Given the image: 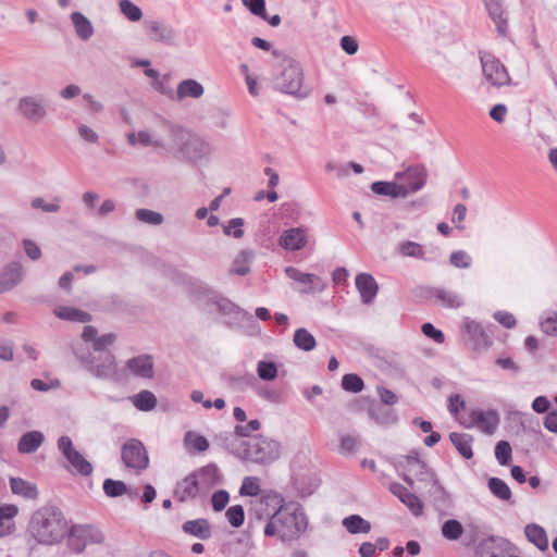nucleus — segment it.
Listing matches in <instances>:
<instances>
[{
	"instance_id": "51",
	"label": "nucleus",
	"mask_w": 557,
	"mask_h": 557,
	"mask_svg": "<svg viewBox=\"0 0 557 557\" xmlns=\"http://www.w3.org/2000/svg\"><path fill=\"white\" fill-rule=\"evenodd\" d=\"M252 546L251 542L239 539L228 545L227 557H247Z\"/></svg>"
},
{
	"instance_id": "36",
	"label": "nucleus",
	"mask_w": 557,
	"mask_h": 557,
	"mask_svg": "<svg viewBox=\"0 0 557 557\" xmlns=\"http://www.w3.org/2000/svg\"><path fill=\"white\" fill-rule=\"evenodd\" d=\"M10 486L12 493L15 495H20L28 499H35L38 496L37 486L21 478H11Z\"/></svg>"
},
{
	"instance_id": "8",
	"label": "nucleus",
	"mask_w": 557,
	"mask_h": 557,
	"mask_svg": "<svg viewBox=\"0 0 557 557\" xmlns=\"http://www.w3.org/2000/svg\"><path fill=\"white\" fill-rule=\"evenodd\" d=\"M121 458L126 468L143 471L149 466V457L145 445L137 438H129L124 443Z\"/></svg>"
},
{
	"instance_id": "15",
	"label": "nucleus",
	"mask_w": 557,
	"mask_h": 557,
	"mask_svg": "<svg viewBox=\"0 0 557 557\" xmlns=\"http://www.w3.org/2000/svg\"><path fill=\"white\" fill-rule=\"evenodd\" d=\"M144 27L148 37L156 42L173 45L175 39V30L172 26L154 20H146Z\"/></svg>"
},
{
	"instance_id": "41",
	"label": "nucleus",
	"mask_w": 557,
	"mask_h": 557,
	"mask_svg": "<svg viewBox=\"0 0 557 557\" xmlns=\"http://www.w3.org/2000/svg\"><path fill=\"white\" fill-rule=\"evenodd\" d=\"M497 537L488 536L483 539L475 547V557H498L499 547L496 545Z\"/></svg>"
},
{
	"instance_id": "19",
	"label": "nucleus",
	"mask_w": 557,
	"mask_h": 557,
	"mask_svg": "<svg viewBox=\"0 0 557 557\" xmlns=\"http://www.w3.org/2000/svg\"><path fill=\"white\" fill-rule=\"evenodd\" d=\"M389 491L395 495L408 509L414 515L419 516L423 510V503L412 494L406 486L400 483H392Z\"/></svg>"
},
{
	"instance_id": "32",
	"label": "nucleus",
	"mask_w": 557,
	"mask_h": 557,
	"mask_svg": "<svg viewBox=\"0 0 557 557\" xmlns=\"http://www.w3.org/2000/svg\"><path fill=\"white\" fill-rule=\"evenodd\" d=\"M71 21L79 39L86 41L94 35L91 22L81 12H73L71 14Z\"/></svg>"
},
{
	"instance_id": "3",
	"label": "nucleus",
	"mask_w": 557,
	"mask_h": 557,
	"mask_svg": "<svg viewBox=\"0 0 557 557\" xmlns=\"http://www.w3.org/2000/svg\"><path fill=\"white\" fill-rule=\"evenodd\" d=\"M306 529L307 519L298 504L281 503L265 524L264 534L278 535L283 542H290L298 539Z\"/></svg>"
},
{
	"instance_id": "50",
	"label": "nucleus",
	"mask_w": 557,
	"mask_h": 557,
	"mask_svg": "<svg viewBox=\"0 0 557 557\" xmlns=\"http://www.w3.org/2000/svg\"><path fill=\"white\" fill-rule=\"evenodd\" d=\"M398 251L404 257L422 259L424 251L422 245L416 242L406 240L399 244Z\"/></svg>"
},
{
	"instance_id": "27",
	"label": "nucleus",
	"mask_w": 557,
	"mask_h": 557,
	"mask_svg": "<svg viewBox=\"0 0 557 557\" xmlns=\"http://www.w3.org/2000/svg\"><path fill=\"white\" fill-rule=\"evenodd\" d=\"M205 92L203 86L196 79L187 78L177 85L176 99L183 100L185 98H200Z\"/></svg>"
},
{
	"instance_id": "52",
	"label": "nucleus",
	"mask_w": 557,
	"mask_h": 557,
	"mask_svg": "<svg viewBox=\"0 0 557 557\" xmlns=\"http://www.w3.org/2000/svg\"><path fill=\"white\" fill-rule=\"evenodd\" d=\"M257 374L263 381H273L277 376V368L273 361L261 360L257 364Z\"/></svg>"
},
{
	"instance_id": "16",
	"label": "nucleus",
	"mask_w": 557,
	"mask_h": 557,
	"mask_svg": "<svg viewBox=\"0 0 557 557\" xmlns=\"http://www.w3.org/2000/svg\"><path fill=\"white\" fill-rule=\"evenodd\" d=\"M308 244L307 230L305 227H290L285 230L280 238L278 245L289 251L302 249Z\"/></svg>"
},
{
	"instance_id": "63",
	"label": "nucleus",
	"mask_w": 557,
	"mask_h": 557,
	"mask_svg": "<svg viewBox=\"0 0 557 557\" xmlns=\"http://www.w3.org/2000/svg\"><path fill=\"white\" fill-rule=\"evenodd\" d=\"M449 261L459 269H468L471 265V257L463 250L454 251L449 257Z\"/></svg>"
},
{
	"instance_id": "56",
	"label": "nucleus",
	"mask_w": 557,
	"mask_h": 557,
	"mask_svg": "<svg viewBox=\"0 0 557 557\" xmlns=\"http://www.w3.org/2000/svg\"><path fill=\"white\" fill-rule=\"evenodd\" d=\"M185 444L189 447H191L196 451H205L209 448V442L208 440L202 435H196L191 432H187L185 435Z\"/></svg>"
},
{
	"instance_id": "49",
	"label": "nucleus",
	"mask_w": 557,
	"mask_h": 557,
	"mask_svg": "<svg viewBox=\"0 0 557 557\" xmlns=\"http://www.w3.org/2000/svg\"><path fill=\"white\" fill-rule=\"evenodd\" d=\"M135 215L138 221L150 225H160L164 221V218L161 213L145 208L136 210Z\"/></svg>"
},
{
	"instance_id": "7",
	"label": "nucleus",
	"mask_w": 557,
	"mask_h": 557,
	"mask_svg": "<svg viewBox=\"0 0 557 557\" xmlns=\"http://www.w3.org/2000/svg\"><path fill=\"white\" fill-rule=\"evenodd\" d=\"M70 545L75 553H82L87 545L101 544L104 535L99 528L92 524H74L67 529Z\"/></svg>"
},
{
	"instance_id": "34",
	"label": "nucleus",
	"mask_w": 557,
	"mask_h": 557,
	"mask_svg": "<svg viewBox=\"0 0 557 557\" xmlns=\"http://www.w3.org/2000/svg\"><path fill=\"white\" fill-rule=\"evenodd\" d=\"M54 314L61 320L72 322L87 323L91 320V315L88 312L66 306L55 308Z\"/></svg>"
},
{
	"instance_id": "46",
	"label": "nucleus",
	"mask_w": 557,
	"mask_h": 557,
	"mask_svg": "<svg viewBox=\"0 0 557 557\" xmlns=\"http://www.w3.org/2000/svg\"><path fill=\"white\" fill-rule=\"evenodd\" d=\"M103 492L108 497L115 498L127 493V486L123 481L106 479L103 481Z\"/></svg>"
},
{
	"instance_id": "28",
	"label": "nucleus",
	"mask_w": 557,
	"mask_h": 557,
	"mask_svg": "<svg viewBox=\"0 0 557 557\" xmlns=\"http://www.w3.org/2000/svg\"><path fill=\"white\" fill-rule=\"evenodd\" d=\"M193 473L197 476V480L201 483L206 493L218 484L220 480L219 469L213 463L207 465Z\"/></svg>"
},
{
	"instance_id": "12",
	"label": "nucleus",
	"mask_w": 557,
	"mask_h": 557,
	"mask_svg": "<svg viewBox=\"0 0 557 557\" xmlns=\"http://www.w3.org/2000/svg\"><path fill=\"white\" fill-rule=\"evenodd\" d=\"M285 273L288 278L301 285L298 292L301 294H317L324 290L325 282L313 273H304L295 267H287Z\"/></svg>"
},
{
	"instance_id": "60",
	"label": "nucleus",
	"mask_w": 557,
	"mask_h": 557,
	"mask_svg": "<svg viewBox=\"0 0 557 557\" xmlns=\"http://www.w3.org/2000/svg\"><path fill=\"white\" fill-rule=\"evenodd\" d=\"M244 220L242 218H234L230 220L228 225L223 226V233L227 236L232 235L235 238H242L244 236Z\"/></svg>"
},
{
	"instance_id": "23",
	"label": "nucleus",
	"mask_w": 557,
	"mask_h": 557,
	"mask_svg": "<svg viewBox=\"0 0 557 557\" xmlns=\"http://www.w3.org/2000/svg\"><path fill=\"white\" fill-rule=\"evenodd\" d=\"M127 368L137 376L150 379L153 375V360L149 355H140L127 361Z\"/></svg>"
},
{
	"instance_id": "43",
	"label": "nucleus",
	"mask_w": 557,
	"mask_h": 557,
	"mask_svg": "<svg viewBox=\"0 0 557 557\" xmlns=\"http://www.w3.org/2000/svg\"><path fill=\"white\" fill-rule=\"evenodd\" d=\"M133 404L140 411H150L157 406V397L149 391H140L134 396Z\"/></svg>"
},
{
	"instance_id": "24",
	"label": "nucleus",
	"mask_w": 557,
	"mask_h": 557,
	"mask_svg": "<svg viewBox=\"0 0 557 557\" xmlns=\"http://www.w3.org/2000/svg\"><path fill=\"white\" fill-rule=\"evenodd\" d=\"M484 3L490 17L496 24L497 33L500 36H505L507 30V18L500 0H484Z\"/></svg>"
},
{
	"instance_id": "33",
	"label": "nucleus",
	"mask_w": 557,
	"mask_h": 557,
	"mask_svg": "<svg viewBox=\"0 0 557 557\" xmlns=\"http://www.w3.org/2000/svg\"><path fill=\"white\" fill-rule=\"evenodd\" d=\"M527 539L534 544L540 550L548 548V539L545 530L535 523L527 524L524 528Z\"/></svg>"
},
{
	"instance_id": "2",
	"label": "nucleus",
	"mask_w": 557,
	"mask_h": 557,
	"mask_svg": "<svg viewBox=\"0 0 557 557\" xmlns=\"http://www.w3.org/2000/svg\"><path fill=\"white\" fill-rule=\"evenodd\" d=\"M272 55L276 59L271 72L273 88L296 98H305L307 92L302 90L304 70L301 64L281 50H273Z\"/></svg>"
},
{
	"instance_id": "42",
	"label": "nucleus",
	"mask_w": 557,
	"mask_h": 557,
	"mask_svg": "<svg viewBox=\"0 0 557 557\" xmlns=\"http://www.w3.org/2000/svg\"><path fill=\"white\" fill-rule=\"evenodd\" d=\"M65 459L69 461V463L75 469L77 473L81 475H89L92 472V466L89 461H87L84 456L77 451L74 450L67 456H65Z\"/></svg>"
},
{
	"instance_id": "54",
	"label": "nucleus",
	"mask_w": 557,
	"mask_h": 557,
	"mask_svg": "<svg viewBox=\"0 0 557 557\" xmlns=\"http://www.w3.org/2000/svg\"><path fill=\"white\" fill-rule=\"evenodd\" d=\"M228 523L233 528H239L245 521V510L242 505L231 506L225 512Z\"/></svg>"
},
{
	"instance_id": "62",
	"label": "nucleus",
	"mask_w": 557,
	"mask_h": 557,
	"mask_svg": "<svg viewBox=\"0 0 557 557\" xmlns=\"http://www.w3.org/2000/svg\"><path fill=\"white\" fill-rule=\"evenodd\" d=\"M431 484L430 493L435 500L446 503L448 494L436 478V474L428 482Z\"/></svg>"
},
{
	"instance_id": "40",
	"label": "nucleus",
	"mask_w": 557,
	"mask_h": 557,
	"mask_svg": "<svg viewBox=\"0 0 557 557\" xmlns=\"http://www.w3.org/2000/svg\"><path fill=\"white\" fill-rule=\"evenodd\" d=\"M293 342L298 349L304 351H311L317 345L314 336L305 327L295 331Z\"/></svg>"
},
{
	"instance_id": "31",
	"label": "nucleus",
	"mask_w": 557,
	"mask_h": 557,
	"mask_svg": "<svg viewBox=\"0 0 557 557\" xmlns=\"http://www.w3.org/2000/svg\"><path fill=\"white\" fill-rule=\"evenodd\" d=\"M449 440L465 459H471L473 457L472 443L474 438L472 435L451 432L449 434Z\"/></svg>"
},
{
	"instance_id": "25",
	"label": "nucleus",
	"mask_w": 557,
	"mask_h": 557,
	"mask_svg": "<svg viewBox=\"0 0 557 557\" xmlns=\"http://www.w3.org/2000/svg\"><path fill=\"white\" fill-rule=\"evenodd\" d=\"M22 280V265L18 262H12L0 274V293L15 287Z\"/></svg>"
},
{
	"instance_id": "18",
	"label": "nucleus",
	"mask_w": 557,
	"mask_h": 557,
	"mask_svg": "<svg viewBox=\"0 0 557 557\" xmlns=\"http://www.w3.org/2000/svg\"><path fill=\"white\" fill-rule=\"evenodd\" d=\"M356 288L358 289L361 301L370 305L377 295L379 285L373 275L369 273H359L355 278Z\"/></svg>"
},
{
	"instance_id": "35",
	"label": "nucleus",
	"mask_w": 557,
	"mask_h": 557,
	"mask_svg": "<svg viewBox=\"0 0 557 557\" xmlns=\"http://www.w3.org/2000/svg\"><path fill=\"white\" fill-rule=\"evenodd\" d=\"M434 304L449 309H458L463 302L457 293L437 287Z\"/></svg>"
},
{
	"instance_id": "64",
	"label": "nucleus",
	"mask_w": 557,
	"mask_h": 557,
	"mask_svg": "<svg viewBox=\"0 0 557 557\" xmlns=\"http://www.w3.org/2000/svg\"><path fill=\"white\" fill-rule=\"evenodd\" d=\"M230 500V494L225 490H219L212 494L211 504L214 511H222Z\"/></svg>"
},
{
	"instance_id": "10",
	"label": "nucleus",
	"mask_w": 557,
	"mask_h": 557,
	"mask_svg": "<svg viewBox=\"0 0 557 557\" xmlns=\"http://www.w3.org/2000/svg\"><path fill=\"white\" fill-rule=\"evenodd\" d=\"M16 109L23 119L34 124L42 122L48 115L47 107L39 95L21 97Z\"/></svg>"
},
{
	"instance_id": "4",
	"label": "nucleus",
	"mask_w": 557,
	"mask_h": 557,
	"mask_svg": "<svg viewBox=\"0 0 557 557\" xmlns=\"http://www.w3.org/2000/svg\"><path fill=\"white\" fill-rule=\"evenodd\" d=\"M162 126L170 136L169 151L176 149L178 159L198 162L210 156L212 148L205 139L189 135L182 127L166 121L162 122Z\"/></svg>"
},
{
	"instance_id": "58",
	"label": "nucleus",
	"mask_w": 557,
	"mask_h": 557,
	"mask_svg": "<svg viewBox=\"0 0 557 557\" xmlns=\"http://www.w3.org/2000/svg\"><path fill=\"white\" fill-rule=\"evenodd\" d=\"M115 341V335L113 334H104L100 337H97L92 343V351L91 354L101 355L102 352H111L107 349L108 346L112 345Z\"/></svg>"
},
{
	"instance_id": "9",
	"label": "nucleus",
	"mask_w": 557,
	"mask_h": 557,
	"mask_svg": "<svg viewBox=\"0 0 557 557\" xmlns=\"http://www.w3.org/2000/svg\"><path fill=\"white\" fill-rule=\"evenodd\" d=\"M400 465L405 471L403 476L404 481L410 486L413 485V478L420 482L428 483L435 474L434 471L419 458V454L416 450L410 451Z\"/></svg>"
},
{
	"instance_id": "39",
	"label": "nucleus",
	"mask_w": 557,
	"mask_h": 557,
	"mask_svg": "<svg viewBox=\"0 0 557 557\" xmlns=\"http://www.w3.org/2000/svg\"><path fill=\"white\" fill-rule=\"evenodd\" d=\"M487 487L496 498L503 502L511 500L512 493L504 480L495 476L490 478L487 481Z\"/></svg>"
},
{
	"instance_id": "48",
	"label": "nucleus",
	"mask_w": 557,
	"mask_h": 557,
	"mask_svg": "<svg viewBox=\"0 0 557 557\" xmlns=\"http://www.w3.org/2000/svg\"><path fill=\"white\" fill-rule=\"evenodd\" d=\"M342 388L349 393H359L364 388V382L358 374L348 373L342 377Z\"/></svg>"
},
{
	"instance_id": "53",
	"label": "nucleus",
	"mask_w": 557,
	"mask_h": 557,
	"mask_svg": "<svg viewBox=\"0 0 557 557\" xmlns=\"http://www.w3.org/2000/svg\"><path fill=\"white\" fill-rule=\"evenodd\" d=\"M119 5L123 15L129 21L138 22L143 17L140 8L134 4L131 0H120Z\"/></svg>"
},
{
	"instance_id": "17",
	"label": "nucleus",
	"mask_w": 557,
	"mask_h": 557,
	"mask_svg": "<svg viewBox=\"0 0 557 557\" xmlns=\"http://www.w3.org/2000/svg\"><path fill=\"white\" fill-rule=\"evenodd\" d=\"M428 173L423 166H412L405 172L396 173V178L404 180L403 186L408 187V195L419 191L426 183Z\"/></svg>"
},
{
	"instance_id": "45",
	"label": "nucleus",
	"mask_w": 557,
	"mask_h": 557,
	"mask_svg": "<svg viewBox=\"0 0 557 557\" xmlns=\"http://www.w3.org/2000/svg\"><path fill=\"white\" fill-rule=\"evenodd\" d=\"M252 253L247 250H242L234 260L233 267L230 272L244 276L249 273L250 269L248 263L251 261Z\"/></svg>"
},
{
	"instance_id": "21",
	"label": "nucleus",
	"mask_w": 557,
	"mask_h": 557,
	"mask_svg": "<svg viewBox=\"0 0 557 557\" xmlns=\"http://www.w3.org/2000/svg\"><path fill=\"white\" fill-rule=\"evenodd\" d=\"M283 498L278 495H267L262 496L259 499L255 500L251 504L250 512L255 513L257 519L261 520L263 517H270L273 512L269 510V507H272V510H276V506H280L283 503Z\"/></svg>"
},
{
	"instance_id": "14",
	"label": "nucleus",
	"mask_w": 557,
	"mask_h": 557,
	"mask_svg": "<svg viewBox=\"0 0 557 557\" xmlns=\"http://www.w3.org/2000/svg\"><path fill=\"white\" fill-rule=\"evenodd\" d=\"M201 494L205 495L207 493L194 473L188 474L180 481L174 490V497L181 503L194 499Z\"/></svg>"
},
{
	"instance_id": "38",
	"label": "nucleus",
	"mask_w": 557,
	"mask_h": 557,
	"mask_svg": "<svg viewBox=\"0 0 557 557\" xmlns=\"http://www.w3.org/2000/svg\"><path fill=\"white\" fill-rule=\"evenodd\" d=\"M226 383L230 388L236 392H244L249 387L257 385V377L253 373H245L242 375H228Z\"/></svg>"
},
{
	"instance_id": "37",
	"label": "nucleus",
	"mask_w": 557,
	"mask_h": 557,
	"mask_svg": "<svg viewBox=\"0 0 557 557\" xmlns=\"http://www.w3.org/2000/svg\"><path fill=\"white\" fill-rule=\"evenodd\" d=\"M342 524L350 534L369 533L371 530V523L359 515L345 517Z\"/></svg>"
},
{
	"instance_id": "47",
	"label": "nucleus",
	"mask_w": 557,
	"mask_h": 557,
	"mask_svg": "<svg viewBox=\"0 0 557 557\" xmlns=\"http://www.w3.org/2000/svg\"><path fill=\"white\" fill-rule=\"evenodd\" d=\"M138 143L144 147H156L169 150L170 143H165L164 139L158 136H153L151 133L147 131L138 132Z\"/></svg>"
},
{
	"instance_id": "13",
	"label": "nucleus",
	"mask_w": 557,
	"mask_h": 557,
	"mask_svg": "<svg viewBox=\"0 0 557 557\" xmlns=\"http://www.w3.org/2000/svg\"><path fill=\"white\" fill-rule=\"evenodd\" d=\"M471 424L468 428L475 425L483 433L492 435L498 428L500 418L499 413L495 409H488L486 411L481 409L472 410L470 413Z\"/></svg>"
},
{
	"instance_id": "6",
	"label": "nucleus",
	"mask_w": 557,
	"mask_h": 557,
	"mask_svg": "<svg viewBox=\"0 0 557 557\" xmlns=\"http://www.w3.org/2000/svg\"><path fill=\"white\" fill-rule=\"evenodd\" d=\"M280 455L281 444L263 435H257L250 438L244 450L245 459L263 466L274 462L278 459Z\"/></svg>"
},
{
	"instance_id": "11",
	"label": "nucleus",
	"mask_w": 557,
	"mask_h": 557,
	"mask_svg": "<svg viewBox=\"0 0 557 557\" xmlns=\"http://www.w3.org/2000/svg\"><path fill=\"white\" fill-rule=\"evenodd\" d=\"M484 77L493 86L502 87L510 84V77L504 64L494 55L484 53L480 55Z\"/></svg>"
},
{
	"instance_id": "5",
	"label": "nucleus",
	"mask_w": 557,
	"mask_h": 557,
	"mask_svg": "<svg viewBox=\"0 0 557 557\" xmlns=\"http://www.w3.org/2000/svg\"><path fill=\"white\" fill-rule=\"evenodd\" d=\"M74 352L82 367L92 376L100 380H119L115 357L112 352H102L101 355L79 350Z\"/></svg>"
},
{
	"instance_id": "1",
	"label": "nucleus",
	"mask_w": 557,
	"mask_h": 557,
	"mask_svg": "<svg viewBox=\"0 0 557 557\" xmlns=\"http://www.w3.org/2000/svg\"><path fill=\"white\" fill-rule=\"evenodd\" d=\"M27 533L41 545L60 543L67 534V522L57 506H44L30 517Z\"/></svg>"
},
{
	"instance_id": "30",
	"label": "nucleus",
	"mask_w": 557,
	"mask_h": 557,
	"mask_svg": "<svg viewBox=\"0 0 557 557\" xmlns=\"http://www.w3.org/2000/svg\"><path fill=\"white\" fill-rule=\"evenodd\" d=\"M367 412L370 419L382 425H391L397 421L396 412L383 405H371Z\"/></svg>"
},
{
	"instance_id": "22",
	"label": "nucleus",
	"mask_w": 557,
	"mask_h": 557,
	"mask_svg": "<svg viewBox=\"0 0 557 557\" xmlns=\"http://www.w3.org/2000/svg\"><path fill=\"white\" fill-rule=\"evenodd\" d=\"M371 190L380 196H388L395 198H406L408 196V187L395 182L377 181L371 184Z\"/></svg>"
},
{
	"instance_id": "26",
	"label": "nucleus",
	"mask_w": 557,
	"mask_h": 557,
	"mask_svg": "<svg viewBox=\"0 0 557 557\" xmlns=\"http://www.w3.org/2000/svg\"><path fill=\"white\" fill-rule=\"evenodd\" d=\"M45 436L40 431H28L23 434L17 443V450L21 454L35 453L44 443Z\"/></svg>"
},
{
	"instance_id": "61",
	"label": "nucleus",
	"mask_w": 557,
	"mask_h": 557,
	"mask_svg": "<svg viewBox=\"0 0 557 557\" xmlns=\"http://www.w3.org/2000/svg\"><path fill=\"white\" fill-rule=\"evenodd\" d=\"M243 3L253 15H257L262 20L268 18L265 0H243Z\"/></svg>"
},
{
	"instance_id": "57",
	"label": "nucleus",
	"mask_w": 557,
	"mask_h": 557,
	"mask_svg": "<svg viewBox=\"0 0 557 557\" xmlns=\"http://www.w3.org/2000/svg\"><path fill=\"white\" fill-rule=\"evenodd\" d=\"M260 492L259 479L256 476H246L239 490L243 496H257Z\"/></svg>"
},
{
	"instance_id": "44",
	"label": "nucleus",
	"mask_w": 557,
	"mask_h": 557,
	"mask_svg": "<svg viewBox=\"0 0 557 557\" xmlns=\"http://www.w3.org/2000/svg\"><path fill=\"white\" fill-rule=\"evenodd\" d=\"M441 532L444 539L457 541L463 533V527L458 520L448 519L442 524Z\"/></svg>"
},
{
	"instance_id": "55",
	"label": "nucleus",
	"mask_w": 557,
	"mask_h": 557,
	"mask_svg": "<svg viewBox=\"0 0 557 557\" xmlns=\"http://www.w3.org/2000/svg\"><path fill=\"white\" fill-rule=\"evenodd\" d=\"M512 456V449L507 441H499L495 446V457L500 466H507Z\"/></svg>"
},
{
	"instance_id": "20",
	"label": "nucleus",
	"mask_w": 557,
	"mask_h": 557,
	"mask_svg": "<svg viewBox=\"0 0 557 557\" xmlns=\"http://www.w3.org/2000/svg\"><path fill=\"white\" fill-rule=\"evenodd\" d=\"M213 302L216 305L219 311L224 315H232L236 321L256 323L253 317L248 311L242 309L228 298L222 296L216 297Z\"/></svg>"
},
{
	"instance_id": "59",
	"label": "nucleus",
	"mask_w": 557,
	"mask_h": 557,
	"mask_svg": "<svg viewBox=\"0 0 557 557\" xmlns=\"http://www.w3.org/2000/svg\"><path fill=\"white\" fill-rule=\"evenodd\" d=\"M541 330L549 336H557V312H550L540 322Z\"/></svg>"
},
{
	"instance_id": "29",
	"label": "nucleus",
	"mask_w": 557,
	"mask_h": 557,
	"mask_svg": "<svg viewBox=\"0 0 557 557\" xmlns=\"http://www.w3.org/2000/svg\"><path fill=\"white\" fill-rule=\"evenodd\" d=\"M182 529L185 533L191 534L203 541L211 537L209 521L203 518L185 521Z\"/></svg>"
}]
</instances>
